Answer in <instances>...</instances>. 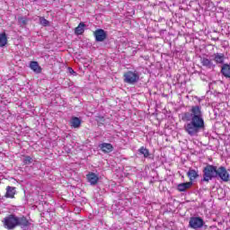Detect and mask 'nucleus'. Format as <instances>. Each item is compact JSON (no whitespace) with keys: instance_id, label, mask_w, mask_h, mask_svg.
<instances>
[{"instance_id":"nucleus-1","label":"nucleus","mask_w":230,"mask_h":230,"mask_svg":"<svg viewBox=\"0 0 230 230\" xmlns=\"http://www.w3.org/2000/svg\"><path fill=\"white\" fill-rule=\"evenodd\" d=\"M181 119L182 121H188L184 125V130L191 137L199 136V132L206 128L202 107L199 105L191 106L189 111L181 115Z\"/></svg>"},{"instance_id":"nucleus-2","label":"nucleus","mask_w":230,"mask_h":230,"mask_svg":"<svg viewBox=\"0 0 230 230\" xmlns=\"http://www.w3.org/2000/svg\"><path fill=\"white\" fill-rule=\"evenodd\" d=\"M4 227L8 230H13L15 227H21L22 229H26L31 226V223L26 216L17 217L13 214L8 215L2 221Z\"/></svg>"},{"instance_id":"nucleus-3","label":"nucleus","mask_w":230,"mask_h":230,"mask_svg":"<svg viewBox=\"0 0 230 230\" xmlns=\"http://www.w3.org/2000/svg\"><path fill=\"white\" fill-rule=\"evenodd\" d=\"M217 168L215 165L208 164L203 169V178L201 179V182H209V181H213V179H217Z\"/></svg>"},{"instance_id":"nucleus-4","label":"nucleus","mask_w":230,"mask_h":230,"mask_svg":"<svg viewBox=\"0 0 230 230\" xmlns=\"http://www.w3.org/2000/svg\"><path fill=\"white\" fill-rule=\"evenodd\" d=\"M189 226L191 229H200L204 227V219H202V217H192L190 219Z\"/></svg>"},{"instance_id":"nucleus-5","label":"nucleus","mask_w":230,"mask_h":230,"mask_svg":"<svg viewBox=\"0 0 230 230\" xmlns=\"http://www.w3.org/2000/svg\"><path fill=\"white\" fill-rule=\"evenodd\" d=\"M123 76L125 84H136L139 80V75L132 71L126 72Z\"/></svg>"},{"instance_id":"nucleus-6","label":"nucleus","mask_w":230,"mask_h":230,"mask_svg":"<svg viewBox=\"0 0 230 230\" xmlns=\"http://www.w3.org/2000/svg\"><path fill=\"white\" fill-rule=\"evenodd\" d=\"M217 177H219L223 182H229L230 174L227 172V169L224 166H220L217 172Z\"/></svg>"},{"instance_id":"nucleus-7","label":"nucleus","mask_w":230,"mask_h":230,"mask_svg":"<svg viewBox=\"0 0 230 230\" xmlns=\"http://www.w3.org/2000/svg\"><path fill=\"white\" fill-rule=\"evenodd\" d=\"M212 60L214 61V64H216V66H224V62H226V54L224 53H214L211 56Z\"/></svg>"},{"instance_id":"nucleus-8","label":"nucleus","mask_w":230,"mask_h":230,"mask_svg":"<svg viewBox=\"0 0 230 230\" xmlns=\"http://www.w3.org/2000/svg\"><path fill=\"white\" fill-rule=\"evenodd\" d=\"M200 64L207 69H215L217 67V64H215L213 58L209 59L206 57L200 58Z\"/></svg>"},{"instance_id":"nucleus-9","label":"nucleus","mask_w":230,"mask_h":230,"mask_svg":"<svg viewBox=\"0 0 230 230\" xmlns=\"http://www.w3.org/2000/svg\"><path fill=\"white\" fill-rule=\"evenodd\" d=\"M96 42H103L107 39V32L103 29H98L93 31Z\"/></svg>"},{"instance_id":"nucleus-10","label":"nucleus","mask_w":230,"mask_h":230,"mask_svg":"<svg viewBox=\"0 0 230 230\" xmlns=\"http://www.w3.org/2000/svg\"><path fill=\"white\" fill-rule=\"evenodd\" d=\"M87 181L91 184V186H96L98 184V181H100V176H98L94 172H88L86 174Z\"/></svg>"},{"instance_id":"nucleus-11","label":"nucleus","mask_w":230,"mask_h":230,"mask_svg":"<svg viewBox=\"0 0 230 230\" xmlns=\"http://www.w3.org/2000/svg\"><path fill=\"white\" fill-rule=\"evenodd\" d=\"M5 190H6L4 194L5 199H15V194L17 193L15 187L7 186Z\"/></svg>"},{"instance_id":"nucleus-12","label":"nucleus","mask_w":230,"mask_h":230,"mask_svg":"<svg viewBox=\"0 0 230 230\" xmlns=\"http://www.w3.org/2000/svg\"><path fill=\"white\" fill-rule=\"evenodd\" d=\"M99 148L103 152V154H111L114 150V146L111 143H102L99 146Z\"/></svg>"},{"instance_id":"nucleus-13","label":"nucleus","mask_w":230,"mask_h":230,"mask_svg":"<svg viewBox=\"0 0 230 230\" xmlns=\"http://www.w3.org/2000/svg\"><path fill=\"white\" fill-rule=\"evenodd\" d=\"M30 68L34 73H37V75H40V73H42V67L40 66H39V62H37V61H31Z\"/></svg>"},{"instance_id":"nucleus-14","label":"nucleus","mask_w":230,"mask_h":230,"mask_svg":"<svg viewBox=\"0 0 230 230\" xmlns=\"http://www.w3.org/2000/svg\"><path fill=\"white\" fill-rule=\"evenodd\" d=\"M221 75L225 78H230V65L226 63L221 66Z\"/></svg>"},{"instance_id":"nucleus-15","label":"nucleus","mask_w":230,"mask_h":230,"mask_svg":"<svg viewBox=\"0 0 230 230\" xmlns=\"http://www.w3.org/2000/svg\"><path fill=\"white\" fill-rule=\"evenodd\" d=\"M191 186H193V182L191 181H188V182H183V183H180L177 186V190L178 191H186V190H190V188H191Z\"/></svg>"},{"instance_id":"nucleus-16","label":"nucleus","mask_w":230,"mask_h":230,"mask_svg":"<svg viewBox=\"0 0 230 230\" xmlns=\"http://www.w3.org/2000/svg\"><path fill=\"white\" fill-rule=\"evenodd\" d=\"M80 125H82V119L78 117H72L70 127H72V128H80Z\"/></svg>"},{"instance_id":"nucleus-17","label":"nucleus","mask_w":230,"mask_h":230,"mask_svg":"<svg viewBox=\"0 0 230 230\" xmlns=\"http://www.w3.org/2000/svg\"><path fill=\"white\" fill-rule=\"evenodd\" d=\"M84 31H85V23L81 22L77 27L75 29V35H84Z\"/></svg>"},{"instance_id":"nucleus-18","label":"nucleus","mask_w":230,"mask_h":230,"mask_svg":"<svg viewBox=\"0 0 230 230\" xmlns=\"http://www.w3.org/2000/svg\"><path fill=\"white\" fill-rule=\"evenodd\" d=\"M187 175L190 181V182H193L197 177H199V172H197L194 169H190L189 172H187Z\"/></svg>"},{"instance_id":"nucleus-19","label":"nucleus","mask_w":230,"mask_h":230,"mask_svg":"<svg viewBox=\"0 0 230 230\" xmlns=\"http://www.w3.org/2000/svg\"><path fill=\"white\" fill-rule=\"evenodd\" d=\"M6 44H8V37L6 36V32H2L0 34V48H4Z\"/></svg>"},{"instance_id":"nucleus-20","label":"nucleus","mask_w":230,"mask_h":230,"mask_svg":"<svg viewBox=\"0 0 230 230\" xmlns=\"http://www.w3.org/2000/svg\"><path fill=\"white\" fill-rule=\"evenodd\" d=\"M40 24L41 26H49V21H48L46 18H44V16H40Z\"/></svg>"},{"instance_id":"nucleus-21","label":"nucleus","mask_w":230,"mask_h":230,"mask_svg":"<svg viewBox=\"0 0 230 230\" xmlns=\"http://www.w3.org/2000/svg\"><path fill=\"white\" fill-rule=\"evenodd\" d=\"M32 161H33V158H31V156L27 155L23 159V164H31Z\"/></svg>"},{"instance_id":"nucleus-22","label":"nucleus","mask_w":230,"mask_h":230,"mask_svg":"<svg viewBox=\"0 0 230 230\" xmlns=\"http://www.w3.org/2000/svg\"><path fill=\"white\" fill-rule=\"evenodd\" d=\"M18 21L21 24H23V26H25V24H28V20L24 17H19Z\"/></svg>"},{"instance_id":"nucleus-23","label":"nucleus","mask_w":230,"mask_h":230,"mask_svg":"<svg viewBox=\"0 0 230 230\" xmlns=\"http://www.w3.org/2000/svg\"><path fill=\"white\" fill-rule=\"evenodd\" d=\"M145 157H148L149 159H154V155L150 154V152H148V149H145Z\"/></svg>"},{"instance_id":"nucleus-24","label":"nucleus","mask_w":230,"mask_h":230,"mask_svg":"<svg viewBox=\"0 0 230 230\" xmlns=\"http://www.w3.org/2000/svg\"><path fill=\"white\" fill-rule=\"evenodd\" d=\"M96 121H98V122L101 121L102 123H103V122H105V118L103 116H97Z\"/></svg>"},{"instance_id":"nucleus-25","label":"nucleus","mask_w":230,"mask_h":230,"mask_svg":"<svg viewBox=\"0 0 230 230\" xmlns=\"http://www.w3.org/2000/svg\"><path fill=\"white\" fill-rule=\"evenodd\" d=\"M68 73H70V75H76V72H75V70L72 67H68Z\"/></svg>"},{"instance_id":"nucleus-26","label":"nucleus","mask_w":230,"mask_h":230,"mask_svg":"<svg viewBox=\"0 0 230 230\" xmlns=\"http://www.w3.org/2000/svg\"><path fill=\"white\" fill-rule=\"evenodd\" d=\"M139 152H140V154H145V147H141L140 149H139Z\"/></svg>"},{"instance_id":"nucleus-27","label":"nucleus","mask_w":230,"mask_h":230,"mask_svg":"<svg viewBox=\"0 0 230 230\" xmlns=\"http://www.w3.org/2000/svg\"><path fill=\"white\" fill-rule=\"evenodd\" d=\"M33 1H37V0H33Z\"/></svg>"}]
</instances>
